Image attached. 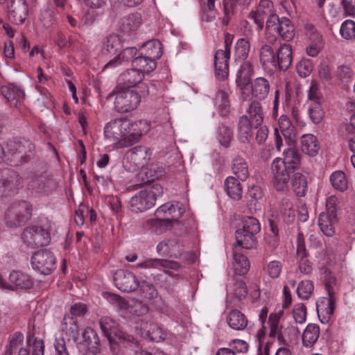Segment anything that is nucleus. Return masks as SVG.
<instances>
[{
    "mask_svg": "<svg viewBox=\"0 0 355 355\" xmlns=\"http://www.w3.org/2000/svg\"><path fill=\"white\" fill-rule=\"evenodd\" d=\"M163 194V188L159 184L149 185L132 196L129 202L132 211L143 212L153 207L157 198Z\"/></svg>",
    "mask_w": 355,
    "mask_h": 355,
    "instance_id": "1",
    "label": "nucleus"
},
{
    "mask_svg": "<svg viewBox=\"0 0 355 355\" xmlns=\"http://www.w3.org/2000/svg\"><path fill=\"white\" fill-rule=\"evenodd\" d=\"M114 282L117 288L125 293L132 292L140 288L144 292L148 289L151 297L155 294V288L152 284L146 281L139 282L132 272L127 270H116L114 275Z\"/></svg>",
    "mask_w": 355,
    "mask_h": 355,
    "instance_id": "2",
    "label": "nucleus"
},
{
    "mask_svg": "<svg viewBox=\"0 0 355 355\" xmlns=\"http://www.w3.org/2000/svg\"><path fill=\"white\" fill-rule=\"evenodd\" d=\"M115 96L114 108L119 113H126L136 109L140 103V95L133 89H125L117 87L110 93L107 99Z\"/></svg>",
    "mask_w": 355,
    "mask_h": 355,
    "instance_id": "3",
    "label": "nucleus"
},
{
    "mask_svg": "<svg viewBox=\"0 0 355 355\" xmlns=\"http://www.w3.org/2000/svg\"><path fill=\"white\" fill-rule=\"evenodd\" d=\"M6 157L8 162H12L13 166H17L25 162V158L28 156V153L34 149L33 144L25 139H9L6 144Z\"/></svg>",
    "mask_w": 355,
    "mask_h": 355,
    "instance_id": "4",
    "label": "nucleus"
},
{
    "mask_svg": "<svg viewBox=\"0 0 355 355\" xmlns=\"http://www.w3.org/2000/svg\"><path fill=\"white\" fill-rule=\"evenodd\" d=\"M234 35L226 33L224 35V49L215 52L214 64L216 78L220 80L227 78L229 74V60L230 58L231 47Z\"/></svg>",
    "mask_w": 355,
    "mask_h": 355,
    "instance_id": "5",
    "label": "nucleus"
},
{
    "mask_svg": "<svg viewBox=\"0 0 355 355\" xmlns=\"http://www.w3.org/2000/svg\"><path fill=\"white\" fill-rule=\"evenodd\" d=\"M21 240L28 248H35L47 245L51 241V236L44 227L33 225L24 229Z\"/></svg>",
    "mask_w": 355,
    "mask_h": 355,
    "instance_id": "6",
    "label": "nucleus"
},
{
    "mask_svg": "<svg viewBox=\"0 0 355 355\" xmlns=\"http://www.w3.org/2000/svg\"><path fill=\"white\" fill-rule=\"evenodd\" d=\"M276 32L285 41H291L295 37V28L291 21L287 17L279 18L272 16L266 22V35L269 39L268 34Z\"/></svg>",
    "mask_w": 355,
    "mask_h": 355,
    "instance_id": "7",
    "label": "nucleus"
},
{
    "mask_svg": "<svg viewBox=\"0 0 355 355\" xmlns=\"http://www.w3.org/2000/svg\"><path fill=\"white\" fill-rule=\"evenodd\" d=\"M56 263L54 254L47 249L35 252L31 260L33 269L44 275L51 274L56 268Z\"/></svg>",
    "mask_w": 355,
    "mask_h": 355,
    "instance_id": "8",
    "label": "nucleus"
},
{
    "mask_svg": "<svg viewBox=\"0 0 355 355\" xmlns=\"http://www.w3.org/2000/svg\"><path fill=\"white\" fill-rule=\"evenodd\" d=\"M22 179L15 171L6 168L0 171V196H11L22 187Z\"/></svg>",
    "mask_w": 355,
    "mask_h": 355,
    "instance_id": "9",
    "label": "nucleus"
},
{
    "mask_svg": "<svg viewBox=\"0 0 355 355\" xmlns=\"http://www.w3.org/2000/svg\"><path fill=\"white\" fill-rule=\"evenodd\" d=\"M150 155L148 148L141 146H135L126 153L123 163L128 170L135 171L146 165Z\"/></svg>",
    "mask_w": 355,
    "mask_h": 355,
    "instance_id": "10",
    "label": "nucleus"
},
{
    "mask_svg": "<svg viewBox=\"0 0 355 355\" xmlns=\"http://www.w3.org/2000/svg\"><path fill=\"white\" fill-rule=\"evenodd\" d=\"M273 174L272 183L274 187L279 191L288 190L290 181V174L294 171L286 167L282 162V158H276L272 163Z\"/></svg>",
    "mask_w": 355,
    "mask_h": 355,
    "instance_id": "11",
    "label": "nucleus"
},
{
    "mask_svg": "<svg viewBox=\"0 0 355 355\" xmlns=\"http://www.w3.org/2000/svg\"><path fill=\"white\" fill-rule=\"evenodd\" d=\"M296 259L297 261V271L305 275H310L313 270V263L309 260V254L306 249L304 238L302 233H299L297 240Z\"/></svg>",
    "mask_w": 355,
    "mask_h": 355,
    "instance_id": "12",
    "label": "nucleus"
},
{
    "mask_svg": "<svg viewBox=\"0 0 355 355\" xmlns=\"http://www.w3.org/2000/svg\"><path fill=\"white\" fill-rule=\"evenodd\" d=\"M184 213L183 209L178 205L166 203L158 207L155 212V222H179V219ZM148 222H154L153 220Z\"/></svg>",
    "mask_w": 355,
    "mask_h": 355,
    "instance_id": "13",
    "label": "nucleus"
},
{
    "mask_svg": "<svg viewBox=\"0 0 355 355\" xmlns=\"http://www.w3.org/2000/svg\"><path fill=\"white\" fill-rule=\"evenodd\" d=\"M324 288L328 293V297H323L319 303H317V312L318 317L320 315H323V319H320L321 322L324 323L328 321L331 315L334 313L335 310L336 297L330 284V281L324 283Z\"/></svg>",
    "mask_w": 355,
    "mask_h": 355,
    "instance_id": "14",
    "label": "nucleus"
},
{
    "mask_svg": "<svg viewBox=\"0 0 355 355\" xmlns=\"http://www.w3.org/2000/svg\"><path fill=\"white\" fill-rule=\"evenodd\" d=\"M137 328H140L141 336L151 341L161 342L164 340L167 336L166 330L157 323L141 319L137 322Z\"/></svg>",
    "mask_w": 355,
    "mask_h": 355,
    "instance_id": "15",
    "label": "nucleus"
},
{
    "mask_svg": "<svg viewBox=\"0 0 355 355\" xmlns=\"http://www.w3.org/2000/svg\"><path fill=\"white\" fill-rule=\"evenodd\" d=\"M28 6L25 0H8V17L16 24H21L28 16Z\"/></svg>",
    "mask_w": 355,
    "mask_h": 355,
    "instance_id": "16",
    "label": "nucleus"
},
{
    "mask_svg": "<svg viewBox=\"0 0 355 355\" xmlns=\"http://www.w3.org/2000/svg\"><path fill=\"white\" fill-rule=\"evenodd\" d=\"M130 121L119 118L112 119L107 123L104 128V135L107 139L119 140L124 136V132L128 129Z\"/></svg>",
    "mask_w": 355,
    "mask_h": 355,
    "instance_id": "17",
    "label": "nucleus"
},
{
    "mask_svg": "<svg viewBox=\"0 0 355 355\" xmlns=\"http://www.w3.org/2000/svg\"><path fill=\"white\" fill-rule=\"evenodd\" d=\"M248 195L250 199L248 202V209L249 215H245L242 218L243 220H251L255 222H259L260 204L258 200L263 197L262 190L259 187H252L248 191Z\"/></svg>",
    "mask_w": 355,
    "mask_h": 355,
    "instance_id": "18",
    "label": "nucleus"
},
{
    "mask_svg": "<svg viewBox=\"0 0 355 355\" xmlns=\"http://www.w3.org/2000/svg\"><path fill=\"white\" fill-rule=\"evenodd\" d=\"M156 250L159 255L178 259L184 252V245L177 239H167L159 242Z\"/></svg>",
    "mask_w": 355,
    "mask_h": 355,
    "instance_id": "19",
    "label": "nucleus"
},
{
    "mask_svg": "<svg viewBox=\"0 0 355 355\" xmlns=\"http://www.w3.org/2000/svg\"><path fill=\"white\" fill-rule=\"evenodd\" d=\"M82 339L78 337L77 342H74L79 352L98 349L100 343L96 331L91 327H86L82 333Z\"/></svg>",
    "mask_w": 355,
    "mask_h": 355,
    "instance_id": "20",
    "label": "nucleus"
},
{
    "mask_svg": "<svg viewBox=\"0 0 355 355\" xmlns=\"http://www.w3.org/2000/svg\"><path fill=\"white\" fill-rule=\"evenodd\" d=\"M142 121H137L133 123L130 121L128 129L124 132V136L119 141L121 147L130 146L138 142L142 135L141 127L144 124Z\"/></svg>",
    "mask_w": 355,
    "mask_h": 355,
    "instance_id": "21",
    "label": "nucleus"
},
{
    "mask_svg": "<svg viewBox=\"0 0 355 355\" xmlns=\"http://www.w3.org/2000/svg\"><path fill=\"white\" fill-rule=\"evenodd\" d=\"M144 78V74L134 68L123 72L119 78L118 87L125 89L135 88Z\"/></svg>",
    "mask_w": 355,
    "mask_h": 355,
    "instance_id": "22",
    "label": "nucleus"
},
{
    "mask_svg": "<svg viewBox=\"0 0 355 355\" xmlns=\"http://www.w3.org/2000/svg\"><path fill=\"white\" fill-rule=\"evenodd\" d=\"M252 126L254 123L250 121L247 115H242L239 118L237 124V138L243 144H249L252 139Z\"/></svg>",
    "mask_w": 355,
    "mask_h": 355,
    "instance_id": "23",
    "label": "nucleus"
},
{
    "mask_svg": "<svg viewBox=\"0 0 355 355\" xmlns=\"http://www.w3.org/2000/svg\"><path fill=\"white\" fill-rule=\"evenodd\" d=\"M101 329L107 337L112 350H114L116 343H114L113 336L121 338V336L118 334L117 323L115 320L108 316L102 317L99 321Z\"/></svg>",
    "mask_w": 355,
    "mask_h": 355,
    "instance_id": "24",
    "label": "nucleus"
},
{
    "mask_svg": "<svg viewBox=\"0 0 355 355\" xmlns=\"http://www.w3.org/2000/svg\"><path fill=\"white\" fill-rule=\"evenodd\" d=\"M7 214L15 216L17 222H27L31 217V208L26 202H15L8 209Z\"/></svg>",
    "mask_w": 355,
    "mask_h": 355,
    "instance_id": "25",
    "label": "nucleus"
},
{
    "mask_svg": "<svg viewBox=\"0 0 355 355\" xmlns=\"http://www.w3.org/2000/svg\"><path fill=\"white\" fill-rule=\"evenodd\" d=\"M293 60L292 48L289 44L280 45L276 51V69L286 71L291 66Z\"/></svg>",
    "mask_w": 355,
    "mask_h": 355,
    "instance_id": "26",
    "label": "nucleus"
},
{
    "mask_svg": "<svg viewBox=\"0 0 355 355\" xmlns=\"http://www.w3.org/2000/svg\"><path fill=\"white\" fill-rule=\"evenodd\" d=\"M259 62L265 70L276 69V51L269 44H263L259 51Z\"/></svg>",
    "mask_w": 355,
    "mask_h": 355,
    "instance_id": "27",
    "label": "nucleus"
},
{
    "mask_svg": "<svg viewBox=\"0 0 355 355\" xmlns=\"http://www.w3.org/2000/svg\"><path fill=\"white\" fill-rule=\"evenodd\" d=\"M1 94L12 106L15 107L19 106L24 98V91L12 85L2 86Z\"/></svg>",
    "mask_w": 355,
    "mask_h": 355,
    "instance_id": "28",
    "label": "nucleus"
},
{
    "mask_svg": "<svg viewBox=\"0 0 355 355\" xmlns=\"http://www.w3.org/2000/svg\"><path fill=\"white\" fill-rule=\"evenodd\" d=\"M141 24V15L136 12L123 17L120 22L119 28L124 34L130 35L138 30Z\"/></svg>",
    "mask_w": 355,
    "mask_h": 355,
    "instance_id": "29",
    "label": "nucleus"
},
{
    "mask_svg": "<svg viewBox=\"0 0 355 355\" xmlns=\"http://www.w3.org/2000/svg\"><path fill=\"white\" fill-rule=\"evenodd\" d=\"M247 117L258 128L263 123L264 119L263 109L261 103L257 100L250 101L246 109Z\"/></svg>",
    "mask_w": 355,
    "mask_h": 355,
    "instance_id": "30",
    "label": "nucleus"
},
{
    "mask_svg": "<svg viewBox=\"0 0 355 355\" xmlns=\"http://www.w3.org/2000/svg\"><path fill=\"white\" fill-rule=\"evenodd\" d=\"M226 321L230 328L236 331L244 330L248 324L247 317L239 310H231L226 318Z\"/></svg>",
    "mask_w": 355,
    "mask_h": 355,
    "instance_id": "31",
    "label": "nucleus"
},
{
    "mask_svg": "<svg viewBox=\"0 0 355 355\" xmlns=\"http://www.w3.org/2000/svg\"><path fill=\"white\" fill-rule=\"evenodd\" d=\"M9 282L12 285V290L14 289V287L28 289L33 285V282L28 275L17 270H13L10 273Z\"/></svg>",
    "mask_w": 355,
    "mask_h": 355,
    "instance_id": "32",
    "label": "nucleus"
},
{
    "mask_svg": "<svg viewBox=\"0 0 355 355\" xmlns=\"http://www.w3.org/2000/svg\"><path fill=\"white\" fill-rule=\"evenodd\" d=\"M242 62L237 72L236 81L243 89L250 83V78L254 73V69L250 61L245 60Z\"/></svg>",
    "mask_w": 355,
    "mask_h": 355,
    "instance_id": "33",
    "label": "nucleus"
},
{
    "mask_svg": "<svg viewBox=\"0 0 355 355\" xmlns=\"http://www.w3.org/2000/svg\"><path fill=\"white\" fill-rule=\"evenodd\" d=\"M252 94L257 99L263 100L268 96L270 91V83L264 78H255L251 83Z\"/></svg>",
    "mask_w": 355,
    "mask_h": 355,
    "instance_id": "34",
    "label": "nucleus"
},
{
    "mask_svg": "<svg viewBox=\"0 0 355 355\" xmlns=\"http://www.w3.org/2000/svg\"><path fill=\"white\" fill-rule=\"evenodd\" d=\"M301 149L302 152L310 155L315 156L320 149L318 139L312 134H304L300 139Z\"/></svg>",
    "mask_w": 355,
    "mask_h": 355,
    "instance_id": "35",
    "label": "nucleus"
},
{
    "mask_svg": "<svg viewBox=\"0 0 355 355\" xmlns=\"http://www.w3.org/2000/svg\"><path fill=\"white\" fill-rule=\"evenodd\" d=\"M132 68L144 74V73L153 71L156 68V62L141 52L132 60Z\"/></svg>",
    "mask_w": 355,
    "mask_h": 355,
    "instance_id": "36",
    "label": "nucleus"
},
{
    "mask_svg": "<svg viewBox=\"0 0 355 355\" xmlns=\"http://www.w3.org/2000/svg\"><path fill=\"white\" fill-rule=\"evenodd\" d=\"M61 329L74 342H77L79 336V327L78 321L70 315H65L61 323Z\"/></svg>",
    "mask_w": 355,
    "mask_h": 355,
    "instance_id": "37",
    "label": "nucleus"
},
{
    "mask_svg": "<svg viewBox=\"0 0 355 355\" xmlns=\"http://www.w3.org/2000/svg\"><path fill=\"white\" fill-rule=\"evenodd\" d=\"M284 158L282 162L293 171L299 167L301 162V155L298 150L294 147L287 148L284 151Z\"/></svg>",
    "mask_w": 355,
    "mask_h": 355,
    "instance_id": "38",
    "label": "nucleus"
},
{
    "mask_svg": "<svg viewBox=\"0 0 355 355\" xmlns=\"http://www.w3.org/2000/svg\"><path fill=\"white\" fill-rule=\"evenodd\" d=\"M225 189L233 200H239L242 198V187L238 178L227 177L225 181Z\"/></svg>",
    "mask_w": 355,
    "mask_h": 355,
    "instance_id": "39",
    "label": "nucleus"
},
{
    "mask_svg": "<svg viewBox=\"0 0 355 355\" xmlns=\"http://www.w3.org/2000/svg\"><path fill=\"white\" fill-rule=\"evenodd\" d=\"M232 171L239 180L245 181L249 175L246 160L241 156L234 157L232 161Z\"/></svg>",
    "mask_w": 355,
    "mask_h": 355,
    "instance_id": "40",
    "label": "nucleus"
},
{
    "mask_svg": "<svg viewBox=\"0 0 355 355\" xmlns=\"http://www.w3.org/2000/svg\"><path fill=\"white\" fill-rule=\"evenodd\" d=\"M250 49V41L245 38L239 39L234 49V60L237 62L245 61L248 57Z\"/></svg>",
    "mask_w": 355,
    "mask_h": 355,
    "instance_id": "41",
    "label": "nucleus"
},
{
    "mask_svg": "<svg viewBox=\"0 0 355 355\" xmlns=\"http://www.w3.org/2000/svg\"><path fill=\"white\" fill-rule=\"evenodd\" d=\"M236 245L234 249L238 250V248L243 249H251L255 245L254 237L252 234L245 232L244 229H238L235 232Z\"/></svg>",
    "mask_w": 355,
    "mask_h": 355,
    "instance_id": "42",
    "label": "nucleus"
},
{
    "mask_svg": "<svg viewBox=\"0 0 355 355\" xmlns=\"http://www.w3.org/2000/svg\"><path fill=\"white\" fill-rule=\"evenodd\" d=\"M228 90L219 89L215 96V103L218 105L222 116H227L231 110V103L229 99Z\"/></svg>",
    "mask_w": 355,
    "mask_h": 355,
    "instance_id": "43",
    "label": "nucleus"
},
{
    "mask_svg": "<svg viewBox=\"0 0 355 355\" xmlns=\"http://www.w3.org/2000/svg\"><path fill=\"white\" fill-rule=\"evenodd\" d=\"M233 267L235 273L238 275L246 274L250 269V262L248 259L236 249H233Z\"/></svg>",
    "mask_w": 355,
    "mask_h": 355,
    "instance_id": "44",
    "label": "nucleus"
},
{
    "mask_svg": "<svg viewBox=\"0 0 355 355\" xmlns=\"http://www.w3.org/2000/svg\"><path fill=\"white\" fill-rule=\"evenodd\" d=\"M291 184L294 193L298 197L305 196L308 191V182L307 178L304 175L300 173H295Z\"/></svg>",
    "mask_w": 355,
    "mask_h": 355,
    "instance_id": "45",
    "label": "nucleus"
},
{
    "mask_svg": "<svg viewBox=\"0 0 355 355\" xmlns=\"http://www.w3.org/2000/svg\"><path fill=\"white\" fill-rule=\"evenodd\" d=\"M320 336V327L316 324L310 323L305 328L302 334L303 345L311 347L316 343Z\"/></svg>",
    "mask_w": 355,
    "mask_h": 355,
    "instance_id": "46",
    "label": "nucleus"
},
{
    "mask_svg": "<svg viewBox=\"0 0 355 355\" xmlns=\"http://www.w3.org/2000/svg\"><path fill=\"white\" fill-rule=\"evenodd\" d=\"M162 44L158 40H151L144 44L142 50L147 58H150L153 62L159 59L162 55Z\"/></svg>",
    "mask_w": 355,
    "mask_h": 355,
    "instance_id": "47",
    "label": "nucleus"
},
{
    "mask_svg": "<svg viewBox=\"0 0 355 355\" xmlns=\"http://www.w3.org/2000/svg\"><path fill=\"white\" fill-rule=\"evenodd\" d=\"M278 124L282 134L286 139L292 141L295 138V127L286 115L280 116Z\"/></svg>",
    "mask_w": 355,
    "mask_h": 355,
    "instance_id": "48",
    "label": "nucleus"
},
{
    "mask_svg": "<svg viewBox=\"0 0 355 355\" xmlns=\"http://www.w3.org/2000/svg\"><path fill=\"white\" fill-rule=\"evenodd\" d=\"M120 47V40L115 34L107 35L103 41L102 53L105 55L115 54Z\"/></svg>",
    "mask_w": 355,
    "mask_h": 355,
    "instance_id": "49",
    "label": "nucleus"
},
{
    "mask_svg": "<svg viewBox=\"0 0 355 355\" xmlns=\"http://www.w3.org/2000/svg\"><path fill=\"white\" fill-rule=\"evenodd\" d=\"M281 315L278 313H271L269 315L268 323L270 325V337H275L277 336L279 340H284L286 337V331H282L279 327V319Z\"/></svg>",
    "mask_w": 355,
    "mask_h": 355,
    "instance_id": "50",
    "label": "nucleus"
},
{
    "mask_svg": "<svg viewBox=\"0 0 355 355\" xmlns=\"http://www.w3.org/2000/svg\"><path fill=\"white\" fill-rule=\"evenodd\" d=\"M107 218L111 221H118L122 219L121 203L119 198H112L110 201V206L107 207Z\"/></svg>",
    "mask_w": 355,
    "mask_h": 355,
    "instance_id": "51",
    "label": "nucleus"
},
{
    "mask_svg": "<svg viewBox=\"0 0 355 355\" xmlns=\"http://www.w3.org/2000/svg\"><path fill=\"white\" fill-rule=\"evenodd\" d=\"M330 182L332 187L340 191L344 192L348 188V181L345 173L342 171H336L330 175Z\"/></svg>",
    "mask_w": 355,
    "mask_h": 355,
    "instance_id": "52",
    "label": "nucleus"
},
{
    "mask_svg": "<svg viewBox=\"0 0 355 355\" xmlns=\"http://www.w3.org/2000/svg\"><path fill=\"white\" fill-rule=\"evenodd\" d=\"M24 335L19 331H16L8 338V343L5 347L3 355H13L18 347L23 343Z\"/></svg>",
    "mask_w": 355,
    "mask_h": 355,
    "instance_id": "53",
    "label": "nucleus"
},
{
    "mask_svg": "<svg viewBox=\"0 0 355 355\" xmlns=\"http://www.w3.org/2000/svg\"><path fill=\"white\" fill-rule=\"evenodd\" d=\"M309 114L313 123H320L324 116V112L321 106V103H311L309 107Z\"/></svg>",
    "mask_w": 355,
    "mask_h": 355,
    "instance_id": "54",
    "label": "nucleus"
},
{
    "mask_svg": "<svg viewBox=\"0 0 355 355\" xmlns=\"http://www.w3.org/2000/svg\"><path fill=\"white\" fill-rule=\"evenodd\" d=\"M314 286L311 280L301 281L297 288V294L298 297L302 300L309 299L313 292Z\"/></svg>",
    "mask_w": 355,
    "mask_h": 355,
    "instance_id": "55",
    "label": "nucleus"
},
{
    "mask_svg": "<svg viewBox=\"0 0 355 355\" xmlns=\"http://www.w3.org/2000/svg\"><path fill=\"white\" fill-rule=\"evenodd\" d=\"M281 216L283 222H293L295 219V210L292 202L287 198L282 200Z\"/></svg>",
    "mask_w": 355,
    "mask_h": 355,
    "instance_id": "56",
    "label": "nucleus"
},
{
    "mask_svg": "<svg viewBox=\"0 0 355 355\" xmlns=\"http://www.w3.org/2000/svg\"><path fill=\"white\" fill-rule=\"evenodd\" d=\"M233 133L230 128L222 125L218 128L217 139L224 147L228 148L232 139Z\"/></svg>",
    "mask_w": 355,
    "mask_h": 355,
    "instance_id": "57",
    "label": "nucleus"
},
{
    "mask_svg": "<svg viewBox=\"0 0 355 355\" xmlns=\"http://www.w3.org/2000/svg\"><path fill=\"white\" fill-rule=\"evenodd\" d=\"M256 10L265 18L271 19L272 16H277L274 14V6L270 0H261Z\"/></svg>",
    "mask_w": 355,
    "mask_h": 355,
    "instance_id": "58",
    "label": "nucleus"
},
{
    "mask_svg": "<svg viewBox=\"0 0 355 355\" xmlns=\"http://www.w3.org/2000/svg\"><path fill=\"white\" fill-rule=\"evenodd\" d=\"M296 69L300 77L306 78L309 76L313 71L312 61L309 59L302 58L297 63Z\"/></svg>",
    "mask_w": 355,
    "mask_h": 355,
    "instance_id": "59",
    "label": "nucleus"
},
{
    "mask_svg": "<svg viewBox=\"0 0 355 355\" xmlns=\"http://www.w3.org/2000/svg\"><path fill=\"white\" fill-rule=\"evenodd\" d=\"M304 29L305 34L313 43L322 44V35L312 24L309 22L305 23Z\"/></svg>",
    "mask_w": 355,
    "mask_h": 355,
    "instance_id": "60",
    "label": "nucleus"
},
{
    "mask_svg": "<svg viewBox=\"0 0 355 355\" xmlns=\"http://www.w3.org/2000/svg\"><path fill=\"white\" fill-rule=\"evenodd\" d=\"M340 35L346 40L355 38V21L352 20L345 21L340 30Z\"/></svg>",
    "mask_w": 355,
    "mask_h": 355,
    "instance_id": "61",
    "label": "nucleus"
},
{
    "mask_svg": "<svg viewBox=\"0 0 355 355\" xmlns=\"http://www.w3.org/2000/svg\"><path fill=\"white\" fill-rule=\"evenodd\" d=\"M293 316L296 323L303 324L306 319V308L304 304L295 305L293 310Z\"/></svg>",
    "mask_w": 355,
    "mask_h": 355,
    "instance_id": "62",
    "label": "nucleus"
},
{
    "mask_svg": "<svg viewBox=\"0 0 355 355\" xmlns=\"http://www.w3.org/2000/svg\"><path fill=\"white\" fill-rule=\"evenodd\" d=\"M27 343L34 347L32 355H44V345L42 339H39L33 335H29Z\"/></svg>",
    "mask_w": 355,
    "mask_h": 355,
    "instance_id": "63",
    "label": "nucleus"
},
{
    "mask_svg": "<svg viewBox=\"0 0 355 355\" xmlns=\"http://www.w3.org/2000/svg\"><path fill=\"white\" fill-rule=\"evenodd\" d=\"M229 348L232 349L234 355L236 353H246L248 351L249 345L247 342L241 339H234L229 343Z\"/></svg>",
    "mask_w": 355,
    "mask_h": 355,
    "instance_id": "64",
    "label": "nucleus"
}]
</instances>
